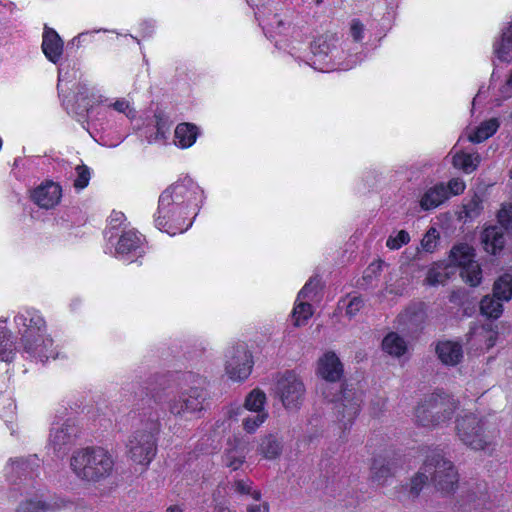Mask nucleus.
Returning <instances> with one entry per match:
<instances>
[{
    "instance_id": "obj_1",
    "label": "nucleus",
    "mask_w": 512,
    "mask_h": 512,
    "mask_svg": "<svg viewBox=\"0 0 512 512\" xmlns=\"http://www.w3.org/2000/svg\"><path fill=\"white\" fill-rule=\"evenodd\" d=\"M203 200L204 191L190 177L171 184L159 196L155 226L170 235L186 231L192 225L188 216L196 217Z\"/></svg>"
},
{
    "instance_id": "obj_2",
    "label": "nucleus",
    "mask_w": 512,
    "mask_h": 512,
    "mask_svg": "<svg viewBox=\"0 0 512 512\" xmlns=\"http://www.w3.org/2000/svg\"><path fill=\"white\" fill-rule=\"evenodd\" d=\"M113 464L108 452L100 447H87L75 452L70 463L74 473L87 481H99L107 477Z\"/></svg>"
},
{
    "instance_id": "obj_3",
    "label": "nucleus",
    "mask_w": 512,
    "mask_h": 512,
    "mask_svg": "<svg viewBox=\"0 0 512 512\" xmlns=\"http://www.w3.org/2000/svg\"><path fill=\"white\" fill-rule=\"evenodd\" d=\"M14 322L26 352H42L52 348L53 339L47 335L44 318L35 310L18 313Z\"/></svg>"
},
{
    "instance_id": "obj_4",
    "label": "nucleus",
    "mask_w": 512,
    "mask_h": 512,
    "mask_svg": "<svg viewBox=\"0 0 512 512\" xmlns=\"http://www.w3.org/2000/svg\"><path fill=\"white\" fill-rule=\"evenodd\" d=\"M458 402L443 390L424 397L415 410L416 421L423 427H435L452 419Z\"/></svg>"
},
{
    "instance_id": "obj_5",
    "label": "nucleus",
    "mask_w": 512,
    "mask_h": 512,
    "mask_svg": "<svg viewBox=\"0 0 512 512\" xmlns=\"http://www.w3.org/2000/svg\"><path fill=\"white\" fill-rule=\"evenodd\" d=\"M142 426L129 437L127 448L132 461L148 465L157 452L156 436L160 431L158 417L149 418Z\"/></svg>"
},
{
    "instance_id": "obj_6",
    "label": "nucleus",
    "mask_w": 512,
    "mask_h": 512,
    "mask_svg": "<svg viewBox=\"0 0 512 512\" xmlns=\"http://www.w3.org/2000/svg\"><path fill=\"white\" fill-rule=\"evenodd\" d=\"M421 470L428 473L431 482L442 494H451L458 487V472L440 450H432L426 456Z\"/></svg>"
},
{
    "instance_id": "obj_7",
    "label": "nucleus",
    "mask_w": 512,
    "mask_h": 512,
    "mask_svg": "<svg viewBox=\"0 0 512 512\" xmlns=\"http://www.w3.org/2000/svg\"><path fill=\"white\" fill-rule=\"evenodd\" d=\"M273 392L288 411H298L306 397V387L302 378L294 370L277 372L273 376Z\"/></svg>"
},
{
    "instance_id": "obj_8",
    "label": "nucleus",
    "mask_w": 512,
    "mask_h": 512,
    "mask_svg": "<svg viewBox=\"0 0 512 512\" xmlns=\"http://www.w3.org/2000/svg\"><path fill=\"white\" fill-rule=\"evenodd\" d=\"M334 402V414L343 430L348 429L361 410L363 390L359 383L345 382Z\"/></svg>"
},
{
    "instance_id": "obj_9",
    "label": "nucleus",
    "mask_w": 512,
    "mask_h": 512,
    "mask_svg": "<svg viewBox=\"0 0 512 512\" xmlns=\"http://www.w3.org/2000/svg\"><path fill=\"white\" fill-rule=\"evenodd\" d=\"M455 428L461 442L473 450H485L491 443L484 419L473 413L458 417Z\"/></svg>"
},
{
    "instance_id": "obj_10",
    "label": "nucleus",
    "mask_w": 512,
    "mask_h": 512,
    "mask_svg": "<svg viewBox=\"0 0 512 512\" xmlns=\"http://www.w3.org/2000/svg\"><path fill=\"white\" fill-rule=\"evenodd\" d=\"M450 262L460 268L462 280L471 287H477L482 282V269L474 259V249L468 244L455 245L450 251Z\"/></svg>"
},
{
    "instance_id": "obj_11",
    "label": "nucleus",
    "mask_w": 512,
    "mask_h": 512,
    "mask_svg": "<svg viewBox=\"0 0 512 512\" xmlns=\"http://www.w3.org/2000/svg\"><path fill=\"white\" fill-rule=\"evenodd\" d=\"M206 393L202 388L192 387L181 392L177 398L169 404V410L176 416L200 412L203 409V402Z\"/></svg>"
},
{
    "instance_id": "obj_12",
    "label": "nucleus",
    "mask_w": 512,
    "mask_h": 512,
    "mask_svg": "<svg viewBox=\"0 0 512 512\" xmlns=\"http://www.w3.org/2000/svg\"><path fill=\"white\" fill-rule=\"evenodd\" d=\"M78 434V428L71 420L65 421L61 426L53 427L50 433V443L57 453H65L73 444Z\"/></svg>"
},
{
    "instance_id": "obj_13",
    "label": "nucleus",
    "mask_w": 512,
    "mask_h": 512,
    "mask_svg": "<svg viewBox=\"0 0 512 512\" xmlns=\"http://www.w3.org/2000/svg\"><path fill=\"white\" fill-rule=\"evenodd\" d=\"M252 354H233L226 362V373L232 380L243 381L251 374Z\"/></svg>"
},
{
    "instance_id": "obj_14",
    "label": "nucleus",
    "mask_w": 512,
    "mask_h": 512,
    "mask_svg": "<svg viewBox=\"0 0 512 512\" xmlns=\"http://www.w3.org/2000/svg\"><path fill=\"white\" fill-rule=\"evenodd\" d=\"M31 197L40 208L50 209L60 201L61 187L54 182H47L38 186L32 192Z\"/></svg>"
},
{
    "instance_id": "obj_15",
    "label": "nucleus",
    "mask_w": 512,
    "mask_h": 512,
    "mask_svg": "<svg viewBox=\"0 0 512 512\" xmlns=\"http://www.w3.org/2000/svg\"><path fill=\"white\" fill-rule=\"evenodd\" d=\"M344 372L343 364L337 354H323L318 360L317 373L328 382L340 380Z\"/></svg>"
},
{
    "instance_id": "obj_16",
    "label": "nucleus",
    "mask_w": 512,
    "mask_h": 512,
    "mask_svg": "<svg viewBox=\"0 0 512 512\" xmlns=\"http://www.w3.org/2000/svg\"><path fill=\"white\" fill-rule=\"evenodd\" d=\"M481 243L487 253L499 255L505 247L506 237L499 226L491 225L482 231Z\"/></svg>"
},
{
    "instance_id": "obj_17",
    "label": "nucleus",
    "mask_w": 512,
    "mask_h": 512,
    "mask_svg": "<svg viewBox=\"0 0 512 512\" xmlns=\"http://www.w3.org/2000/svg\"><path fill=\"white\" fill-rule=\"evenodd\" d=\"M493 52L500 62H512V21L501 29L499 37L493 44Z\"/></svg>"
},
{
    "instance_id": "obj_18",
    "label": "nucleus",
    "mask_w": 512,
    "mask_h": 512,
    "mask_svg": "<svg viewBox=\"0 0 512 512\" xmlns=\"http://www.w3.org/2000/svg\"><path fill=\"white\" fill-rule=\"evenodd\" d=\"M42 50L49 61L56 64L63 53V41L58 33L47 26L44 28Z\"/></svg>"
},
{
    "instance_id": "obj_19",
    "label": "nucleus",
    "mask_w": 512,
    "mask_h": 512,
    "mask_svg": "<svg viewBox=\"0 0 512 512\" xmlns=\"http://www.w3.org/2000/svg\"><path fill=\"white\" fill-rule=\"evenodd\" d=\"M395 469L396 467L391 460L383 456H377L372 463L371 478L378 485H383L389 477L394 475Z\"/></svg>"
},
{
    "instance_id": "obj_20",
    "label": "nucleus",
    "mask_w": 512,
    "mask_h": 512,
    "mask_svg": "<svg viewBox=\"0 0 512 512\" xmlns=\"http://www.w3.org/2000/svg\"><path fill=\"white\" fill-rule=\"evenodd\" d=\"M199 135V129L192 123H180L175 129V144L182 148H189L195 142Z\"/></svg>"
},
{
    "instance_id": "obj_21",
    "label": "nucleus",
    "mask_w": 512,
    "mask_h": 512,
    "mask_svg": "<svg viewBox=\"0 0 512 512\" xmlns=\"http://www.w3.org/2000/svg\"><path fill=\"white\" fill-rule=\"evenodd\" d=\"M448 198V190L443 184L430 188L422 196L420 205L424 210L436 208Z\"/></svg>"
},
{
    "instance_id": "obj_22",
    "label": "nucleus",
    "mask_w": 512,
    "mask_h": 512,
    "mask_svg": "<svg viewBox=\"0 0 512 512\" xmlns=\"http://www.w3.org/2000/svg\"><path fill=\"white\" fill-rule=\"evenodd\" d=\"M37 458L29 457V458H18L10 463V473L12 477L15 476L16 479H22L27 477H32V474L37 467Z\"/></svg>"
},
{
    "instance_id": "obj_23",
    "label": "nucleus",
    "mask_w": 512,
    "mask_h": 512,
    "mask_svg": "<svg viewBox=\"0 0 512 512\" xmlns=\"http://www.w3.org/2000/svg\"><path fill=\"white\" fill-rule=\"evenodd\" d=\"M283 443L273 434L265 436L259 445L258 451L268 460H274L282 454Z\"/></svg>"
},
{
    "instance_id": "obj_24",
    "label": "nucleus",
    "mask_w": 512,
    "mask_h": 512,
    "mask_svg": "<svg viewBox=\"0 0 512 512\" xmlns=\"http://www.w3.org/2000/svg\"><path fill=\"white\" fill-rule=\"evenodd\" d=\"M500 126V122L497 118H491L482 122L477 129L471 133L468 137L472 143H481L491 136H493Z\"/></svg>"
},
{
    "instance_id": "obj_25",
    "label": "nucleus",
    "mask_w": 512,
    "mask_h": 512,
    "mask_svg": "<svg viewBox=\"0 0 512 512\" xmlns=\"http://www.w3.org/2000/svg\"><path fill=\"white\" fill-rule=\"evenodd\" d=\"M141 239L133 231L124 232L118 240L116 253L120 255H128L140 249Z\"/></svg>"
},
{
    "instance_id": "obj_26",
    "label": "nucleus",
    "mask_w": 512,
    "mask_h": 512,
    "mask_svg": "<svg viewBox=\"0 0 512 512\" xmlns=\"http://www.w3.org/2000/svg\"><path fill=\"white\" fill-rule=\"evenodd\" d=\"M493 296L506 302L512 299V274L504 273L495 280Z\"/></svg>"
},
{
    "instance_id": "obj_27",
    "label": "nucleus",
    "mask_w": 512,
    "mask_h": 512,
    "mask_svg": "<svg viewBox=\"0 0 512 512\" xmlns=\"http://www.w3.org/2000/svg\"><path fill=\"white\" fill-rule=\"evenodd\" d=\"M451 265L448 264H434L427 272V276L425 282L428 285L435 286L442 284L444 285L446 281L449 279Z\"/></svg>"
},
{
    "instance_id": "obj_28",
    "label": "nucleus",
    "mask_w": 512,
    "mask_h": 512,
    "mask_svg": "<svg viewBox=\"0 0 512 512\" xmlns=\"http://www.w3.org/2000/svg\"><path fill=\"white\" fill-rule=\"evenodd\" d=\"M481 157L478 153L469 154L460 152L454 155L453 165L456 168L462 169L465 173L475 171L480 164Z\"/></svg>"
},
{
    "instance_id": "obj_29",
    "label": "nucleus",
    "mask_w": 512,
    "mask_h": 512,
    "mask_svg": "<svg viewBox=\"0 0 512 512\" xmlns=\"http://www.w3.org/2000/svg\"><path fill=\"white\" fill-rule=\"evenodd\" d=\"M503 300H498L497 298L485 296L482 298L480 302V310L484 316H487L492 319L499 318L503 313Z\"/></svg>"
},
{
    "instance_id": "obj_30",
    "label": "nucleus",
    "mask_w": 512,
    "mask_h": 512,
    "mask_svg": "<svg viewBox=\"0 0 512 512\" xmlns=\"http://www.w3.org/2000/svg\"><path fill=\"white\" fill-rule=\"evenodd\" d=\"M383 352H406L404 339L395 332H390L382 340Z\"/></svg>"
},
{
    "instance_id": "obj_31",
    "label": "nucleus",
    "mask_w": 512,
    "mask_h": 512,
    "mask_svg": "<svg viewBox=\"0 0 512 512\" xmlns=\"http://www.w3.org/2000/svg\"><path fill=\"white\" fill-rule=\"evenodd\" d=\"M266 401L265 393L260 389L252 390L246 397L245 407L255 413H264L263 407Z\"/></svg>"
},
{
    "instance_id": "obj_32",
    "label": "nucleus",
    "mask_w": 512,
    "mask_h": 512,
    "mask_svg": "<svg viewBox=\"0 0 512 512\" xmlns=\"http://www.w3.org/2000/svg\"><path fill=\"white\" fill-rule=\"evenodd\" d=\"M6 323L7 318L0 319V352H13L16 349L15 338Z\"/></svg>"
},
{
    "instance_id": "obj_33",
    "label": "nucleus",
    "mask_w": 512,
    "mask_h": 512,
    "mask_svg": "<svg viewBox=\"0 0 512 512\" xmlns=\"http://www.w3.org/2000/svg\"><path fill=\"white\" fill-rule=\"evenodd\" d=\"M312 306L307 302H299L293 309L292 319L296 327L304 325L312 316Z\"/></svg>"
},
{
    "instance_id": "obj_34",
    "label": "nucleus",
    "mask_w": 512,
    "mask_h": 512,
    "mask_svg": "<svg viewBox=\"0 0 512 512\" xmlns=\"http://www.w3.org/2000/svg\"><path fill=\"white\" fill-rule=\"evenodd\" d=\"M497 221L501 230L512 236V204L502 205L497 213Z\"/></svg>"
},
{
    "instance_id": "obj_35",
    "label": "nucleus",
    "mask_w": 512,
    "mask_h": 512,
    "mask_svg": "<svg viewBox=\"0 0 512 512\" xmlns=\"http://www.w3.org/2000/svg\"><path fill=\"white\" fill-rule=\"evenodd\" d=\"M310 49L314 57H319L321 60L328 57L332 52L331 45L327 41V38L323 36L315 39L311 43Z\"/></svg>"
},
{
    "instance_id": "obj_36",
    "label": "nucleus",
    "mask_w": 512,
    "mask_h": 512,
    "mask_svg": "<svg viewBox=\"0 0 512 512\" xmlns=\"http://www.w3.org/2000/svg\"><path fill=\"white\" fill-rule=\"evenodd\" d=\"M482 209V200L477 195H474L463 205V213L465 214V217L469 219L476 218Z\"/></svg>"
},
{
    "instance_id": "obj_37",
    "label": "nucleus",
    "mask_w": 512,
    "mask_h": 512,
    "mask_svg": "<svg viewBox=\"0 0 512 512\" xmlns=\"http://www.w3.org/2000/svg\"><path fill=\"white\" fill-rule=\"evenodd\" d=\"M429 475L424 470L418 472L410 482L409 493L413 497H417L422 491L424 485L427 483Z\"/></svg>"
},
{
    "instance_id": "obj_38",
    "label": "nucleus",
    "mask_w": 512,
    "mask_h": 512,
    "mask_svg": "<svg viewBox=\"0 0 512 512\" xmlns=\"http://www.w3.org/2000/svg\"><path fill=\"white\" fill-rule=\"evenodd\" d=\"M439 239V233L433 227H431L426 234L424 235L421 246L424 251L432 253L437 247V242Z\"/></svg>"
},
{
    "instance_id": "obj_39",
    "label": "nucleus",
    "mask_w": 512,
    "mask_h": 512,
    "mask_svg": "<svg viewBox=\"0 0 512 512\" xmlns=\"http://www.w3.org/2000/svg\"><path fill=\"white\" fill-rule=\"evenodd\" d=\"M77 177L74 181L76 189H84L90 181V169L86 165H78L76 168Z\"/></svg>"
},
{
    "instance_id": "obj_40",
    "label": "nucleus",
    "mask_w": 512,
    "mask_h": 512,
    "mask_svg": "<svg viewBox=\"0 0 512 512\" xmlns=\"http://www.w3.org/2000/svg\"><path fill=\"white\" fill-rule=\"evenodd\" d=\"M410 241L409 233L405 230H400L396 236H390L387 239L386 245L390 249H399Z\"/></svg>"
},
{
    "instance_id": "obj_41",
    "label": "nucleus",
    "mask_w": 512,
    "mask_h": 512,
    "mask_svg": "<svg viewBox=\"0 0 512 512\" xmlns=\"http://www.w3.org/2000/svg\"><path fill=\"white\" fill-rule=\"evenodd\" d=\"M266 417V413H256L253 416L246 417L243 420L244 429L248 433H253L265 421Z\"/></svg>"
},
{
    "instance_id": "obj_42",
    "label": "nucleus",
    "mask_w": 512,
    "mask_h": 512,
    "mask_svg": "<svg viewBox=\"0 0 512 512\" xmlns=\"http://www.w3.org/2000/svg\"><path fill=\"white\" fill-rule=\"evenodd\" d=\"M110 106L117 112L124 113L129 118L135 117V110L130 107L129 102L124 98L116 100Z\"/></svg>"
},
{
    "instance_id": "obj_43",
    "label": "nucleus",
    "mask_w": 512,
    "mask_h": 512,
    "mask_svg": "<svg viewBox=\"0 0 512 512\" xmlns=\"http://www.w3.org/2000/svg\"><path fill=\"white\" fill-rule=\"evenodd\" d=\"M318 286L319 280L316 277L310 278L298 293V300L309 298L311 294H315Z\"/></svg>"
},
{
    "instance_id": "obj_44",
    "label": "nucleus",
    "mask_w": 512,
    "mask_h": 512,
    "mask_svg": "<svg viewBox=\"0 0 512 512\" xmlns=\"http://www.w3.org/2000/svg\"><path fill=\"white\" fill-rule=\"evenodd\" d=\"M435 352H462V346L458 342L449 340L438 341L435 347Z\"/></svg>"
},
{
    "instance_id": "obj_45",
    "label": "nucleus",
    "mask_w": 512,
    "mask_h": 512,
    "mask_svg": "<svg viewBox=\"0 0 512 512\" xmlns=\"http://www.w3.org/2000/svg\"><path fill=\"white\" fill-rule=\"evenodd\" d=\"M364 25L358 19H353L350 25V34L355 42H360L364 37Z\"/></svg>"
},
{
    "instance_id": "obj_46",
    "label": "nucleus",
    "mask_w": 512,
    "mask_h": 512,
    "mask_svg": "<svg viewBox=\"0 0 512 512\" xmlns=\"http://www.w3.org/2000/svg\"><path fill=\"white\" fill-rule=\"evenodd\" d=\"M463 354H437V359L446 366H455L461 362Z\"/></svg>"
},
{
    "instance_id": "obj_47",
    "label": "nucleus",
    "mask_w": 512,
    "mask_h": 512,
    "mask_svg": "<svg viewBox=\"0 0 512 512\" xmlns=\"http://www.w3.org/2000/svg\"><path fill=\"white\" fill-rule=\"evenodd\" d=\"M364 301L361 297H353L346 307V314L350 317L355 316L363 307Z\"/></svg>"
},
{
    "instance_id": "obj_48",
    "label": "nucleus",
    "mask_w": 512,
    "mask_h": 512,
    "mask_svg": "<svg viewBox=\"0 0 512 512\" xmlns=\"http://www.w3.org/2000/svg\"><path fill=\"white\" fill-rule=\"evenodd\" d=\"M244 462L243 456H237L233 451L228 452L225 455V464L227 467L237 470Z\"/></svg>"
},
{
    "instance_id": "obj_49",
    "label": "nucleus",
    "mask_w": 512,
    "mask_h": 512,
    "mask_svg": "<svg viewBox=\"0 0 512 512\" xmlns=\"http://www.w3.org/2000/svg\"><path fill=\"white\" fill-rule=\"evenodd\" d=\"M448 193L450 192L453 195L461 194L465 189V183L460 179H452L448 183V187H446Z\"/></svg>"
},
{
    "instance_id": "obj_50",
    "label": "nucleus",
    "mask_w": 512,
    "mask_h": 512,
    "mask_svg": "<svg viewBox=\"0 0 512 512\" xmlns=\"http://www.w3.org/2000/svg\"><path fill=\"white\" fill-rule=\"evenodd\" d=\"M154 388H150V387H143L141 385H138V391H134L135 393V397L136 398H140L141 400H144L145 397L148 398V400H150L151 398H154L155 401H157V395L154 394Z\"/></svg>"
},
{
    "instance_id": "obj_51",
    "label": "nucleus",
    "mask_w": 512,
    "mask_h": 512,
    "mask_svg": "<svg viewBox=\"0 0 512 512\" xmlns=\"http://www.w3.org/2000/svg\"><path fill=\"white\" fill-rule=\"evenodd\" d=\"M405 317L408 319V321L413 323H421L424 319V313L422 310H416V309H408L406 311Z\"/></svg>"
},
{
    "instance_id": "obj_52",
    "label": "nucleus",
    "mask_w": 512,
    "mask_h": 512,
    "mask_svg": "<svg viewBox=\"0 0 512 512\" xmlns=\"http://www.w3.org/2000/svg\"><path fill=\"white\" fill-rule=\"evenodd\" d=\"M156 128L157 132L155 139H164L168 128L166 126V123L159 116H156Z\"/></svg>"
},
{
    "instance_id": "obj_53",
    "label": "nucleus",
    "mask_w": 512,
    "mask_h": 512,
    "mask_svg": "<svg viewBox=\"0 0 512 512\" xmlns=\"http://www.w3.org/2000/svg\"><path fill=\"white\" fill-rule=\"evenodd\" d=\"M235 490L240 494H247L249 495L251 493V486L245 483L242 480H239L235 483Z\"/></svg>"
},
{
    "instance_id": "obj_54",
    "label": "nucleus",
    "mask_w": 512,
    "mask_h": 512,
    "mask_svg": "<svg viewBox=\"0 0 512 512\" xmlns=\"http://www.w3.org/2000/svg\"><path fill=\"white\" fill-rule=\"evenodd\" d=\"M268 503L254 504L247 507V512H268Z\"/></svg>"
},
{
    "instance_id": "obj_55",
    "label": "nucleus",
    "mask_w": 512,
    "mask_h": 512,
    "mask_svg": "<svg viewBox=\"0 0 512 512\" xmlns=\"http://www.w3.org/2000/svg\"><path fill=\"white\" fill-rule=\"evenodd\" d=\"M125 218L124 214L122 212H113V214L110 217V223L113 228H115L118 224H120L123 219Z\"/></svg>"
},
{
    "instance_id": "obj_56",
    "label": "nucleus",
    "mask_w": 512,
    "mask_h": 512,
    "mask_svg": "<svg viewBox=\"0 0 512 512\" xmlns=\"http://www.w3.org/2000/svg\"><path fill=\"white\" fill-rule=\"evenodd\" d=\"M0 360L3 362L10 363L13 361V355L12 354H0Z\"/></svg>"
},
{
    "instance_id": "obj_57",
    "label": "nucleus",
    "mask_w": 512,
    "mask_h": 512,
    "mask_svg": "<svg viewBox=\"0 0 512 512\" xmlns=\"http://www.w3.org/2000/svg\"><path fill=\"white\" fill-rule=\"evenodd\" d=\"M48 360V356L46 354H38L37 357L35 356V361L36 362H41L43 365L46 363V361Z\"/></svg>"
},
{
    "instance_id": "obj_58",
    "label": "nucleus",
    "mask_w": 512,
    "mask_h": 512,
    "mask_svg": "<svg viewBox=\"0 0 512 512\" xmlns=\"http://www.w3.org/2000/svg\"><path fill=\"white\" fill-rule=\"evenodd\" d=\"M166 512H183V510L178 505H172L166 509Z\"/></svg>"
},
{
    "instance_id": "obj_59",
    "label": "nucleus",
    "mask_w": 512,
    "mask_h": 512,
    "mask_svg": "<svg viewBox=\"0 0 512 512\" xmlns=\"http://www.w3.org/2000/svg\"><path fill=\"white\" fill-rule=\"evenodd\" d=\"M253 497L254 500L256 501H259L261 499V492L260 491H252L251 490V493L249 494Z\"/></svg>"
},
{
    "instance_id": "obj_60",
    "label": "nucleus",
    "mask_w": 512,
    "mask_h": 512,
    "mask_svg": "<svg viewBox=\"0 0 512 512\" xmlns=\"http://www.w3.org/2000/svg\"><path fill=\"white\" fill-rule=\"evenodd\" d=\"M311 67H313L314 69H318V70H321L323 71L324 70V67H318L316 65V61H313L312 63H308Z\"/></svg>"
},
{
    "instance_id": "obj_61",
    "label": "nucleus",
    "mask_w": 512,
    "mask_h": 512,
    "mask_svg": "<svg viewBox=\"0 0 512 512\" xmlns=\"http://www.w3.org/2000/svg\"><path fill=\"white\" fill-rule=\"evenodd\" d=\"M356 63H357V60H352V61H350V64H347V65L345 66V69H350V68H352L354 65H356Z\"/></svg>"
},
{
    "instance_id": "obj_62",
    "label": "nucleus",
    "mask_w": 512,
    "mask_h": 512,
    "mask_svg": "<svg viewBox=\"0 0 512 512\" xmlns=\"http://www.w3.org/2000/svg\"><path fill=\"white\" fill-rule=\"evenodd\" d=\"M86 35H87V33H80L76 38H74V40L81 41L82 38H84Z\"/></svg>"
},
{
    "instance_id": "obj_63",
    "label": "nucleus",
    "mask_w": 512,
    "mask_h": 512,
    "mask_svg": "<svg viewBox=\"0 0 512 512\" xmlns=\"http://www.w3.org/2000/svg\"><path fill=\"white\" fill-rule=\"evenodd\" d=\"M217 512H231L228 508L220 507Z\"/></svg>"
}]
</instances>
